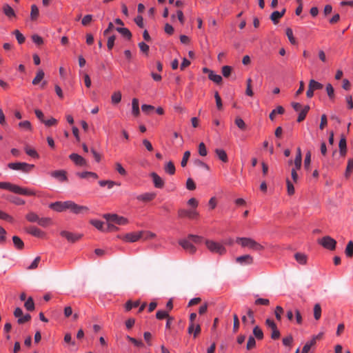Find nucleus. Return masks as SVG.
<instances>
[{
    "instance_id": "obj_1",
    "label": "nucleus",
    "mask_w": 353,
    "mask_h": 353,
    "mask_svg": "<svg viewBox=\"0 0 353 353\" xmlns=\"http://www.w3.org/2000/svg\"><path fill=\"white\" fill-rule=\"evenodd\" d=\"M236 242L241 245L242 248H248L254 251H261L264 247L254 239L248 237H237Z\"/></svg>"
},
{
    "instance_id": "obj_2",
    "label": "nucleus",
    "mask_w": 353,
    "mask_h": 353,
    "mask_svg": "<svg viewBox=\"0 0 353 353\" xmlns=\"http://www.w3.org/2000/svg\"><path fill=\"white\" fill-rule=\"evenodd\" d=\"M205 244L208 250L212 253L219 254V255H223L226 253V249L224 245L219 242L206 239Z\"/></svg>"
},
{
    "instance_id": "obj_3",
    "label": "nucleus",
    "mask_w": 353,
    "mask_h": 353,
    "mask_svg": "<svg viewBox=\"0 0 353 353\" xmlns=\"http://www.w3.org/2000/svg\"><path fill=\"white\" fill-rule=\"evenodd\" d=\"M34 166L32 164H28L25 162L10 163L8 165V167L12 170H20L23 172H29Z\"/></svg>"
},
{
    "instance_id": "obj_4",
    "label": "nucleus",
    "mask_w": 353,
    "mask_h": 353,
    "mask_svg": "<svg viewBox=\"0 0 353 353\" xmlns=\"http://www.w3.org/2000/svg\"><path fill=\"white\" fill-rule=\"evenodd\" d=\"M108 222L115 223L117 225H124L128 223V220L124 216L116 214H108L104 216Z\"/></svg>"
},
{
    "instance_id": "obj_5",
    "label": "nucleus",
    "mask_w": 353,
    "mask_h": 353,
    "mask_svg": "<svg viewBox=\"0 0 353 353\" xmlns=\"http://www.w3.org/2000/svg\"><path fill=\"white\" fill-rule=\"evenodd\" d=\"M319 243L329 250H334L336 248V241L330 236H325L319 240Z\"/></svg>"
},
{
    "instance_id": "obj_6",
    "label": "nucleus",
    "mask_w": 353,
    "mask_h": 353,
    "mask_svg": "<svg viewBox=\"0 0 353 353\" xmlns=\"http://www.w3.org/2000/svg\"><path fill=\"white\" fill-rule=\"evenodd\" d=\"M68 210L75 214H84L89 211L88 207L80 205L72 201H70Z\"/></svg>"
},
{
    "instance_id": "obj_7",
    "label": "nucleus",
    "mask_w": 353,
    "mask_h": 353,
    "mask_svg": "<svg viewBox=\"0 0 353 353\" xmlns=\"http://www.w3.org/2000/svg\"><path fill=\"white\" fill-rule=\"evenodd\" d=\"M265 325L268 328L271 329L272 330L271 339L273 340L279 339L281 336V334L274 321L270 319H267L265 320Z\"/></svg>"
},
{
    "instance_id": "obj_8",
    "label": "nucleus",
    "mask_w": 353,
    "mask_h": 353,
    "mask_svg": "<svg viewBox=\"0 0 353 353\" xmlns=\"http://www.w3.org/2000/svg\"><path fill=\"white\" fill-rule=\"evenodd\" d=\"M60 235L65 238L70 243H75L82 238L81 234L73 233L69 231L63 230L60 232Z\"/></svg>"
},
{
    "instance_id": "obj_9",
    "label": "nucleus",
    "mask_w": 353,
    "mask_h": 353,
    "mask_svg": "<svg viewBox=\"0 0 353 353\" xmlns=\"http://www.w3.org/2000/svg\"><path fill=\"white\" fill-rule=\"evenodd\" d=\"M70 201H56L49 205V208L56 212H63L68 210Z\"/></svg>"
},
{
    "instance_id": "obj_10",
    "label": "nucleus",
    "mask_w": 353,
    "mask_h": 353,
    "mask_svg": "<svg viewBox=\"0 0 353 353\" xmlns=\"http://www.w3.org/2000/svg\"><path fill=\"white\" fill-rule=\"evenodd\" d=\"M199 212L194 210H185V209H179L178 210V216L179 218H185L188 217L189 219H196L199 216Z\"/></svg>"
},
{
    "instance_id": "obj_11",
    "label": "nucleus",
    "mask_w": 353,
    "mask_h": 353,
    "mask_svg": "<svg viewBox=\"0 0 353 353\" xmlns=\"http://www.w3.org/2000/svg\"><path fill=\"white\" fill-rule=\"evenodd\" d=\"M12 192L21 195H25V196H34L36 195V192L34 190L26 188H21L19 185H14L13 187Z\"/></svg>"
},
{
    "instance_id": "obj_12",
    "label": "nucleus",
    "mask_w": 353,
    "mask_h": 353,
    "mask_svg": "<svg viewBox=\"0 0 353 353\" xmlns=\"http://www.w3.org/2000/svg\"><path fill=\"white\" fill-rule=\"evenodd\" d=\"M50 176L60 182H67L68 181L67 172L64 170H57L50 173Z\"/></svg>"
},
{
    "instance_id": "obj_13",
    "label": "nucleus",
    "mask_w": 353,
    "mask_h": 353,
    "mask_svg": "<svg viewBox=\"0 0 353 353\" xmlns=\"http://www.w3.org/2000/svg\"><path fill=\"white\" fill-rule=\"evenodd\" d=\"M179 245L188 253L193 254L196 252V247L188 240H181L179 242Z\"/></svg>"
},
{
    "instance_id": "obj_14",
    "label": "nucleus",
    "mask_w": 353,
    "mask_h": 353,
    "mask_svg": "<svg viewBox=\"0 0 353 353\" xmlns=\"http://www.w3.org/2000/svg\"><path fill=\"white\" fill-rule=\"evenodd\" d=\"M26 232L35 237H43L45 233L39 228L35 226H30L25 228Z\"/></svg>"
},
{
    "instance_id": "obj_15",
    "label": "nucleus",
    "mask_w": 353,
    "mask_h": 353,
    "mask_svg": "<svg viewBox=\"0 0 353 353\" xmlns=\"http://www.w3.org/2000/svg\"><path fill=\"white\" fill-rule=\"evenodd\" d=\"M69 158L72 161L77 165L84 166L86 165V161L81 156L76 153L70 154Z\"/></svg>"
},
{
    "instance_id": "obj_16",
    "label": "nucleus",
    "mask_w": 353,
    "mask_h": 353,
    "mask_svg": "<svg viewBox=\"0 0 353 353\" xmlns=\"http://www.w3.org/2000/svg\"><path fill=\"white\" fill-rule=\"evenodd\" d=\"M236 261L241 265H250L253 263L254 259L250 254H245L236 258Z\"/></svg>"
},
{
    "instance_id": "obj_17",
    "label": "nucleus",
    "mask_w": 353,
    "mask_h": 353,
    "mask_svg": "<svg viewBox=\"0 0 353 353\" xmlns=\"http://www.w3.org/2000/svg\"><path fill=\"white\" fill-rule=\"evenodd\" d=\"M143 232H131L125 236V240L128 242H135L143 237Z\"/></svg>"
},
{
    "instance_id": "obj_18",
    "label": "nucleus",
    "mask_w": 353,
    "mask_h": 353,
    "mask_svg": "<svg viewBox=\"0 0 353 353\" xmlns=\"http://www.w3.org/2000/svg\"><path fill=\"white\" fill-rule=\"evenodd\" d=\"M157 194L154 192H145L138 195L136 198L137 200L141 201L149 202L154 200Z\"/></svg>"
},
{
    "instance_id": "obj_19",
    "label": "nucleus",
    "mask_w": 353,
    "mask_h": 353,
    "mask_svg": "<svg viewBox=\"0 0 353 353\" xmlns=\"http://www.w3.org/2000/svg\"><path fill=\"white\" fill-rule=\"evenodd\" d=\"M150 176L152 179L154 185L157 188H163L164 186V181L156 172H152Z\"/></svg>"
},
{
    "instance_id": "obj_20",
    "label": "nucleus",
    "mask_w": 353,
    "mask_h": 353,
    "mask_svg": "<svg viewBox=\"0 0 353 353\" xmlns=\"http://www.w3.org/2000/svg\"><path fill=\"white\" fill-rule=\"evenodd\" d=\"M285 8H283L281 11H274L270 15V19L272 21L274 24H277L279 19L285 14Z\"/></svg>"
},
{
    "instance_id": "obj_21",
    "label": "nucleus",
    "mask_w": 353,
    "mask_h": 353,
    "mask_svg": "<svg viewBox=\"0 0 353 353\" xmlns=\"http://www.w3.org/2000/svg\"><path fill=\"white\" fill-rule=\"evenodd\" d=\"M294 259L298 263L302 265H305L307 263V256L301 252H296L294 254Z\"/></svg>"
},
{
    "instance_id": "obj_22",
    "label": "nucleus",
    "mask_w": 353,
    "mask_h": 353,
    "mask_svg": "<svg viewBox=\"0 0 353 353\" xmlns=\"http://www.w3.org/2000/svg\"><path fill=\"white\" fill-rule=\"evenodd\" d=\"M317 338L318 336H313L310 341H307L303 346L301 353H308L311 347L316 344Z\"/></svg>"
},
{
    "instance_id": "obj_23",
    "label": "nucleus",
    "mask_w": 353,
    "mask_h": 353,
    "mask_svg": "<svg viewBox=\"0 0 353 353\" xmlns=\"http://www.w3.org/2000/svg\"><path fill=\"white\" fill-rule=\"evenodd\" d=\"M339 152L341 156H345L347 152L346 139L344 136H342L339 143Z\"/></svg>"
},
{
    "instance_id": "obj_24",
    "label": "nucleus",
    "mask_w": 353,
    "mask_h": 353,
    "mask_svg": "<svg viewBox=\"0 0 353 353\" xmlns=\"http://www.w3.org/2000/svg\"><path fill=\"white\" fill-rule=\"evenodd\" d=\"M196 318V314L194 312H192L190 314V322L188 328V332L189 334H192L195 326V319Z\"/></svg>"
},
{
    "instance_id": "obj_25",
    "label": "nucleus",
    "mask_w": 353,
    "mask_h": 353,
    "mask_svg": "<svg viewBox=\"0 0 353 353\" xmlns=\"http://www.w3.org/2000/svg\"><path fill=\"white\" fill-rule=\"evenodd\" d=\"M99 184L101 187L107 186L108 189L112 188L114 185H120L119 183L111 180H101L99 181Z\"/></svg>"
},
{
    "instance_id": "obj_26",
    "label": "nucleus",
    "mask_w": 353,
    "mask_h": 353,
    "mask_svg": "<svg viewBox=\"0 0 353 353\" xmlns=\"http://www.w3.org/2000/svg\"><path fill=\"white\" fill-rule=\"evenodd\" d=\"M132 113L135 117L140 114L139 100L136 98H134L132 101Z\"/></svg>"
},
{
    "instance_id": "obj_27",
    "label": "nucleus",
    "mask_w": 353,
    "mask_h": 353,
    "mask_svg": "<svg viewBox=\"0 0 353 353\" xmlns=\"http://www.w3.org/2000/svg\"><path fill=\"white\" fill-rule=\"evenodd\" d=\"M294 164L296 168H301L302 164V154L301 150L300 148H297L296 149V154L295 159L294 161Z\"/></svg>"
},
{
    "instance_id": "obj_28",
    "label": "nucleus",
    "mask_w": 353,
    "mask_h": 353,
    "mask_svg": "<svg viewBox=\"0 0 353 353\" xmlns=\"http://www.w3.org/2000/svg\"><path fill=\"white\" fill-rule=\"evenodd\" d=\"M215 153L218 158L223 162L226 163L228 161V155L224 150L217 148L215 150Z\"/></svg>"
},
{
    "instance_id": "obj_29",
    "label": "nucleus",
    "mask_w": 353,
    "mask_h": 353,
    "mask_svg": "<svg viewBox=\"0 0 353 353\" xmlns=\"http://www.w3.org/2000/svg\"><path fill=\"white\" fill-rule=\"evenodd\" d=\"M3 13L9 18L15 17V12L13 8L8 4H5L3 6Z\"/></svg>"
},
{
    "instance_id": "obj_30",
    "label": "nucleus",
    "mask_w": 353,
    "mask_h": 353,
    "mask_svg": "<svg viewBox=\"0 0 353 353\" xmlns=\"http://www.w3.org/2000/svg\"><path fill=\"white\" fill-rule=\"evenodd\" d=\"M164 170L170 175H173L175 173L176 169L172 161L168 162L164 167Z\"/></svg>"
},
{
    "instance_id": "obj_31",
    "label": "nucleus",
    "mask_w": 353,
    "mask_h": 353,
    "mask_svg": "<svg viewBox=\"0 0 353 353\" xmlns=\"http://www.w3.org/2000/svg\"><path fill=\"white\" fill-rule=\"evenodd\" d=\"M308 86L310 89H312L314 91L321 90L323 88V85L314 79H311L309 81Z\"/></svg>"
},
{
    "instance_id": "obj_32",
    "label": "nucleus",
    "mask_w": 353,
    "mask_h": 353,
    "mask_svg": "<svg viewBox=\"0 0 353 353\" xmlns=\"http://www.w3.org/2000/svg\"><path fill=\"white\" fill-rule=\"evenodd\" d=\"M12 241H13V243H14V245L16 248V249L19 250L23 249V248H24V243L21 240V238H19L17 236H14L12 237Z\"/></svg>"
},
{
    "instance_id": "obj_33",
    "label": "nucleus",
    "mask_w": 353,
    "mask_h": 353,
    "mask_svg": "<svg viewBox=\"0 0 353 353\" xmlns=\"http://www.w3.org/2000/svg\"><path fill=\"white\" fill-rule=\"evenodd\" d=\"M39 15V10L38 7L35 4L32 5L30 16V19L32 21H36L38 19Z\"/></svg>"
},
{
    "instance_id": "obj_34",
    "label": "nucleus",
    "mask_w": 353,
    "mask_h": 353,
    "mask_svg": "<svg viewBox=\"0 0 353 353\" xmlns=\"http://www.w3.org/2000/svg\"><path fill=\"white\" fill-rule=\"evenodd\" d=\"M327 96L330 101H334L335 99L334 89L331 83H327L325 87Z\"/></svg>"
},
{
    "instance_id": "obj_35",
    "label": "nucleus",
    "mask_w": 353,
    "mask_h": 353,
    "mask_svg": "<svg viewBox=\"0 0 353 353\" xmlns=\"http://www.w3.org/2000/svg\"><path fill=\"white\" fill-rule=\"evenodd\" d=\"M121 101V92L120 91L114 92L111 96V102L113 105H117Z\"/></svg>"
},
{
    "instance_id": "obj_36",
    "label": "nucleus",
    "mask_w": 353,
    "mask_h": 353,
    "mask_svg": "<svg viewBox=\"0 0 353 353\" xmlns=\"http://www.w3.org/2000/svg\"><path fill=\"white\" fill-rule=\"evenodd\" d=\"M140 305V301L139 300L136 301H128L125 305V309L127 312L130 311L132 308L137 307Z\"/></svg>"
},
{
    "instance_id": "obj_37",
    "label": "nucleus",
    "mask_w": 353,
    "mask_h": 353,
    "mask_svg": "<svg viewBox=\"0 0 353 353\" xmlns=\"http://www.w3.org/2000/svg\"><path fill=\"white\" fill-rule=\"evenodd\" d=\"M44 72L43 70H39L37 72L36 77L32 80V84L33 85H37L40 83V81L43 79L44 77Z\"/></svg>"
},
{
    "instance_id": "obj_38",
    "label": "nucleus",
    "mask_w": 353,
    "mask_h": 353,
    "mask_svg": "<svg viewBox=\"0 0 353 353\" xmlns=\"http://www.w3.org/2000/svg\"><path fill=\"white\" fill-rule=\"evenodd\" d=\"M310 110V106L309 105H305L300 112L299 116H298V118H297V121L298 122H301L303 121L305 117H306V115L308 112Z\"/></svg>"
},
{
    "instance_id": "obj_39",
    "label": "nucleus",
    "mask_w": 353,
    "mask_h": 353,
    "mask_svg": "<svg viewBox=\"0 0 353 353\" xmlns=\"http://www.w3.org/2000/svg\"><path fill=\"white\" fill-rule=\"evenodd\" d=\"M253 334L258 340H262L263 339V332L258 325H256L253 328Z\"/></svg>"
},
{
    "instance_id": "obj_40",
    "label": "nucleus",
    "mask_w": 353,
    "mask_h": 353,
    "mask_svg": "<svg viewBox=\"0 0 353 353\" xmlns=\"http://www.w3.org/2000/svg\"><path fill=\"white\" fill-rule=\"evenodd\" d=\"M37 223L41 227H47L52 224V221L49 217H43L39 219Z\"/></svg>"
},
{
    "instance_id": "obj_41",
    "label": "nucleus",
    "mask_w": 353,
    "mask_h": 353,
    "mask_svg": "<svg viewBox=\"0 0 353 353\" xmlns=\"http://www.w3.org/2000/svg\"><path fill=\"white\" fill-rule=\"evenodd\" d=\"M116 30L121 33L123 37L130 40L132 37L131 32L127 28H117Z\"/></svg>"
},
{
    "instance_id": "obj_42",
    "label": "nucleus",
    "mask_w": 353,
    "mask_h": 353,
    "mask_svg": "<svg viewBox=\"0 0 353 353\" xmlns=\"http://www.w3.org/2000/svg\"><path fill=\"white\" fill-rule=\"evenodd\" d=\"M26 219L30 223H38L39 217L35 212H30L26 215Z\"/></svg>"
},
{
    "instance_id": "obj_43",
    "label": "nucleus",
    "mask_w": 353,
    "mask_h": 353,
    "mask_svg": "<svg viewBox=\"0 0 353 353\" xmlns=\"http://www.w3.org/2000/svg\"><path fill=\"white\" fill-rule=\"evenodd\" d=\"M24 307L28 311H33L34 310V302L32 297L30 296L25 302Z\"/></svg>"
},
{
    "instance_id": "obj_44",
    "label": "nucleus",
    "mask_w": 353,
    "mask_h": 353,
    "mask_svg": "<svg viewBox=\"0 0 353 353\" xmlns=\"http://www.w3.org/2000/svg\"><path fill=\"white\" fill-rule=\"evenodd\" d=\"M90 223L99 230L105 232L104 223L100 220H91Z\"/></svg>"
},
{
    "instance_id": "obj_45",
    "label": "nucleus",
    "mask_w": 353,
    "mask_h": 353,
    "mask_svg": "<svg viewBox=\"0 0 353 353\" xmlns=\"http://www.w3.org/2000/svg\"><path fill=\"white\" fill-rule=\"evenodd\" d=\"M321 316V307L319 303H316L314 306V318L318 321Z\"/></svg>"
},
{
    "instance_id": "obj_46",
    "label": "nucleus",
    "mask_w": 353,
    "mask_h": 353,
    "mask_svg": "<svg viewBox=\"0 0 353 353\" xmlns=\"http://www.w3.org/2000/svg\"><path fill=\"white\" fill-rule=\"evenodd\" d=\"M284 108L279 105L276 109H274L270 114V119L273 121L274 119L275 114H282L284 113Z\"/></svg>"
},
{
    "instance_id": "obj_47",
    "label": "nucleus",
    "mask_w": 353,
    "mask_h": 353,
    "mask_svg": "<svg viewBox=\"0 0 353 353\" xmlns=\"http://www.w3.org/2000/svg\"><path fill=\"white\" fill-rule=\"evenodd\" d=\"M345 253L348 258H351L353 256V241H350L346 246Z\"/></svg>"
},
{
    "instance_id": "obj_48",
    "label": "nucleus",
    "mask_w": 353,
    "mask_h": 353,
    "mask_svg": "<svg viewBox=\"0 0 353 353\" xmlns=\"http://www.w3.org/2000/svg\"><path fill=\"white\" fill-rule=\"evenodd\" d=\"M12 34L16 37V39L19 44H22L25 42L26 38L19 30H14Z\"/></svg>"
},
{
    "instance_id": "obj_49",
    "label": "nucleus",
    "mask_w": 353,
    "mask_h": 353,
    "mask_svg": "<svg viewBox=\"0 0 353 353\" xmlns=\"http://www.w3.org/2000/svg\"><path fill=\"white\" fill-rule=\"evenodd\" d=\"M208 78L216 83H220L222 81L221 76L215 74L213 71L210 72V75H208Z\"/></svg>"
},
{
    "instance_id": "obj_50",
    "label": "nucleus",
    "mask_w": 353,
    "mask_h": 353,
    "mask_svg": "<svg viewBox=\"0 0 353 353\" xmlns=\"http://www.w3.org/2000/svg\"><path fill=\"white\" fill-rule=\"evenodd\" d=\"M169 316L168 312L165 310H159L156 313V318L159 320L167 319Z\"/></svg>"
},
{
    "instance_id": "obj_51",
    "label": "nucleus",
    "mask_w": 353,
    "mask_h": 353,
    "mask_svg": "<svg viewBox=\"0 0 353 353\" xmlns=\"http://www.w3.org/2000/svg\"><path fill=\"white\" fill-rule=\"evenodd\" d=\"M25 151L28 155H29L30 157H31L32 158L38 159L39 157L38 153L37 152V151L34 149L26 147L25 148Z\"/></svg>"
},
{
    "instance_id": "obj_52",
    "label": "nucleus",
    "mask_w": 353,
    "mask_h": 353,
    "mask_svg": "<svg viewBox=\"0 0 353 353\" xmlns=\"http://www.w3.org/2000/svg\"><path fill=\"white\" fill-rule=\"evenodd\" d=\"M235 124L237 127L241 130H245L246 128V125L244 121L241 117H236L234 121Z\"/></svg>"
},
{
    "instance_id": "obj_53",
    "label": "nucleus",
    "mask_w": 353,
    "mask_h": 353,
    "mask_svg": "<svg viewBox=\"0 0 353 353\" xmlns=\"http://www.w3.org/2000/svg\"><path fill=\"white\" fill-rule=\"evenodd\" d=\"M115 170L121 176H126L127 175L126 170L124 169V168L122 166V165L120 163H119V162L115 163Z\"/></svg>"
},
{
    "instance_id": "obj_54",
    "label": "nucleus",
    "mask_w": 353,
    "mask_h": 353,
    "mask_svg": "<svg viewBox=\"0 0 353 353\" xmlns=\"http://www.w3.org/2000/svg\"><path fill=\"white\" fill-rule=\"evenodd\" d=\"M214 98H215L216 105L217 109L219 110H222V108H223L222 101H221V98L218 92H215Z\"/></svg>"
},
{
    "instance_id": "obj_55",
    "label": "nucleus",
    "mask_w": 353,
    "mask_h": 353,
    "mask_svg": "<svg viewBox=\"0 0 353 353\" xmlns=\"http://www.w3.org/2000/svg\"><path fill=\"white\" fill-rule=\"evenodd\" d=\"M286 35L292 44L296 43V39L293 36V31L290 28L286 29Z\"/></svg>"
},
{
    "instance_id": "obj_56",
    "label": "nucleus",
    "mask_w": 353,
    "mask_h": 353,
    "mask_svg": "<svg viewBox=\"0 0 353 353\" xmlns=\"http://www.w3.org/2000/svg\"><path fill=\"white\" fill-rule=\"evenodd\" d=\"M14 184L9 182H0V188L3 190H8L12 192Z\"/></svg>"
},
{
    "instance_id": "obj_57",
    "label": "nucleus",
    "mask_w": 353,
    "mask_h": 353,
    "mask_svg": "<svg viewBox=\"0 0 353 353\" xmlns=\"http://www.w3.org/2000/svg\"><path fill=\"white\" fill-rule=\"evenodd\" d=\"M245 94L248 96L252 97L254 93L252 90V79L250 78L247 79V88L245 90Z\"/></svg>"
},
{
    "instance_id": "obj_58",
    "label": "nucleus",
    "mask_w": 353,
    "mask_h": 353,
    "mask_svg": "<svg viewBox=\"0 0 353 353\" xmlns=\"http://www.w3.org/2000/svg\"><path fill=\"white\" fill-rule=\"evenodd\" d=\"M190 157V151H185L183 153V156L181 162V165L182 167H185L188 163V161Z\"/></svg>"
},
{
    "instance_id": "obj_59",
    "label": "nucleus",
    "mask_w": 353,
    "mask_h": 353,
    "mask_svg": "<svg viewBox=\"0 0 353 353\" xmlns=\"http://www.w3.org/2000/svg\"><path fill=\"white\" fill-rule=\"evenodd\" d=\"M6 230L0 226V245H3L5 243L6 241Z\"/></svg>"
},
{
    "instance_id": "obj_60",
    "label": "nucleus",
    "mask_w": 353,
    "mask_h": 353,
    "mask_svg": "<svg viewBox=\"0 0 353 353\" xmlns=\"http://www.w3.org/2000/svg\"><path fill=\"white\" fill-rule=\"evenodd\" d=\"M282 341H283V344L285 346H289L290 347H291L292 342H293V337L292 335H288V336L284 337Z\"/></svg>"
},
{
    "instance_id": "obj_61",
    "label": "nucleus",
    "mask_w": 353,
    "mask_h": 353,
    "mask_svg": "<svg viewBox=\"0 0 353 353\" xmlns=\"http://www.w3.org/2000/svg\"><path fill=\"white\" fill-rule=\"evenodd\" d=\"M186 188L189 190H194L196 189V184L191 178H188L186 181Z\"/></svg>"
},
{
    "instance_id": "obj_62",
    "label": "nucleus",
    "mask_w": 353,
    "mask_h": 353,
    "mask_svg": "<svg viewBox=\"0 0 353 353\" xmlns=\"http://www.w3.org/2000/svg\"><path fill=\"white\" fill-rule=\"evenodd\" d=\"M199 153L202 157H205L208 154L206 147L203 142L199 145Z\"/></svg>"
},
{
    "instance_id": "obj_63",
    "label": "nucleus",
    "mask_w": 353,
    "mask_h": 353,
    "mask_svg": "<svg viewBox=\"0 0 353 353\" xmlns=\"http://www.w3.org/2000/svg\"><path fill=\"white\" fill-rule=\"evenodd\" d=\"M41 261L40 256H37L32 263L27 268L28 270H34L38 267V265Z\"/></svg>"
},
{
    "instance_id": "obj_64",
    "label": "nucleus",
    "mask_w": 353,
    "mask_h": 353,
    "mask_svg": "<svg viewBox=\"0 0 353 353\" xmlns=\"http://www.w3.org/2000/svg\"><path fill=\"white\" fill-rule=\"evenodd\" d=\"M32 40L34 43L39 46L42 45L43 43V38L38 34H33L32 36Z\"/></svg>"
}]
</instances>
